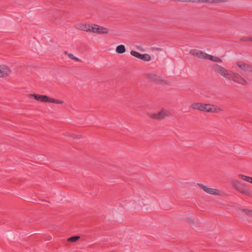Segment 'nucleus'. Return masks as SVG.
Wrapping results in <instances>:
<instances>
[{
  "label": "nucleus",
  "mask_w": 252,
  "mask_h": 252,
  "mask_svg": "<svg viewBox=\"0 0 252 252\" xmlns=\"http://www.w3.org/2000/svg\"><path fill=\"white\" fill-rule=\"evenodd\" d=\"M250 41H252V37H250Z\"/></svg>",
  "instance_id": "nucleus-34"
},
{
  "label": "nucleus",
  "mask_w": 252,
  "mask_h": 252,
  "mask_svg": "<svg viewBox=\"0 0 252 252\" xmlns=\"http://www.w3.org/2000/svg\"><path fill=\"white\" fill-rule=\"evenodd\" d=\"M50 102L51 103H56V104H63V100H59V99H54L53 98H51Z\"/></svg>",
  "instance_id": "nucleus-25"
},
{
  "label": "nucleus",
  "mask_w": 252,
  "mask_h": 252,
  "mask_svg": "<svg viewBox=\"0 0 252 252\" xmlns=\"http://www.w3.org/2000/svg\"><path fill=\"white\" fill-rule=\"evenodd\" d=\"M11 73L10 68L3 64L0 65V78L5 77Z\"/></svg>",
  "instance_id": "nucleus-7"
},
{
  "label": "nucleus",
  "mask_w": 252,
  "mask_h": 252,
  "mask_svg": "<svg viewBox=\"0 0 252 252\" xmlns=\"http://www.w3.org/2000/svg\"><path fill=\"white\" fill-rule=\"evenodd\" d=\"M30 97H33L35 99L40 102H50L51 97L46 95H40L37 94H31Z\"/></svg>",
  "instance_id": "nucleus-5"
},
{
  "label": "nucleus",
  "mask_w": 252,
  "mask_h": 252,
  "mask_svg": "<svg viewBox=\"0 0 252 252\" xmlns=\"http://www.w3.org/2000/svg\"><path fill=\"white\" fill-rule=\"evenodd\" d=\"M149 78L154 81H157L159 77L155 74H150L149 76Z\"/></svg>",
  "instance_id": "nucleus-24"
},
{
  "label": "nucleus",
  "mask_w": 252,
  "mask_h": 252,
  "mask_svg": "<svg viewBox=\"0 0 252 252\" xmlns=\"http://www.w3.org/2000/svg\"><path fill=\"white\" fill-rule=\"evenodd\" d=\"M191 53L193 56H195L200 59H207L206 55H208L202 51L198 50H191Z\"/></svg>",
  "instance_id": "nucleus-8"
},
{
  "label": "nucleus",
  "mask_w": 252,
  "mask_h": 252,
  "mask_svg": "<svg viewBox=\"0 0 252 252\" xmlns=\"http://www.w3.org/2000/svg\"><path fill=\"white\" fill-rule=\"evenodd\" d=\"M80 238V236H73L69 238L68 239V241L71 242H76L78 240H79Z\"/></svg>",
  "instance_id": "nucleus-21"
},
{
  "label": "nucleus",
  "mask_w": 252,
  "mask_h": 252,
  "mask_svg": "<svg viewBox=\"0 0 252 252\" xmlns=\"http://www.w3.org/2000/svg\"><path fill=\"white\" fill-rule=\"evenodd\" d=\"M246 64L247 63H241V62H237L236 63V65L238 67H239L241 69H242V70H243L244 71H245V69Z\"/></svg>",
  "instance_id": "nucleus-23"
},
{
  "label": "nucleus",
  "mask_w": 252,
  "mask_h": 252,
  "mask_svg": "<svg viewBox=\"0 0 252 252\" xmlns=\"http://www.w3.org/2000/svg\"><path fill=\"white\" fill-rule=\"evenodd\" d=\"M64 135L65 136H69V137H71V134H70L68 132H66L65 133H64Z\"/></svg>",
  "instance_id": "nucleus-31"
},
{
  "label": "nucleus",
  "mask_w": 252,
  "mask_h": 252,
  "mask_svg": "<svg viewBox=\"0 0 252 252\" xmlns=\"http://www.w3.org/2000/svg\"><path fill=\"white\" fill-rule=\"evenodd\" d=\"M189 221H190V223H194V220L193 219H190L189 220Z\"/></svg>",
  "instance_id": "nucleus-32"
},
{
  "label": "nucleus",
  "mask_w": 252,
  "mask_h": 252,
  "mask_svg": "<svg viewBox=\"0 0 252 252\" xmlns=\"http://www.w3.org/2000/svg\"><path fill=\"white\" fill-rule=\"evenodd\" d=\"M64 53L65 55H67L68 56V54H69V53H68L67 51H65L64 52Z\"/></svg>",
  "instance_id": "nucleus-33"
},
{
  "label": "nucleus",
  "mask_w": 252,
  "mask_h": 252,
  "mask_svg": "<svg viewBox=\"0 0 252 252\" xmlns=\"http://www.w3.org/2000/svg\"><path fill=\"white\" fill-rule=\"evenodd\" d=\"M130 54L132 56H133L138 59L140 58V57H141V54H140V53L136 52L135 51H133V50L130 51Z\"/></svg>",
  "instance_id": "nucleus-22"
},
{
  "label": "nucleus",
  "mask_w": 252,
  "mask_h": 252,
  "mask_svg": "<svg viewBox=\"0 0 252 252\" xmlns=\"http://www.w3.org/2000/svg\"><path fill=\"white\" fill-rule=\"evenodd\" d=\"M222 0H189V2L195 3H215L222 2Z\"/></svg>",
  "instance_id": "nucleus-10"
},
{
  "label": "nucleus",
  "mask_w": 252,
  "mask_h": 252,
  "mask_svg": "<svg viewBox=\"0 0 252 252\" xmlns=\"http://www.w3.org/2000/svg\"><path fill=\"white\" fill-rule=\"evenodd\" d=\"M95 26L97 27L96 32L98 33H107L108 32V30L104 27L99 26L96 25H94Z\"/></svg>",
  "instance_id": "nucleus-12"
},
{
  "label": "nucleus",
  "mask_w": 252,
  "mask_h": 252,
  "mask_svg": "<svg viewBox=\"0 0 252 252\" xmlns=\"http://www.w3.org/2000/svg\"><path fill=\"white\" fill-rule=\"evenodd\" d=\"M71 137L74 139H80L81 138H82V135L72 134H71Z\"/></svg>",
  "instance_id": "nucleus-28"
},
{
  "label": "nucleus",
  "mask_w": 252,
  "mask_h": 252,
  "mask_svg": "<svg viewBox=\"0 0 252 252\" xmlns=\"http://www.w3.org/2000/svg\"><path fill=\"white\" fill-rule=\"evenodd\" d=\"M239 209L241 211L243 214H246L248 217L252 218V210L242 208H239Z\"/></svg>",
  "instance_id": "nucleus-13"
},
{
  "label": "nucleus",
  "mask_w": 252,
  "mask_h": 252,
  "mask_svg": "<svg viewBox=\"0 0 252 252\" xmlns=\"http://www.w3.org/2000/svg\"><path fill=\"white\" fill-rule=\"evenodd\" d=\"M73 60H75V61H77V62H80V61H81V60H80V59H79V58H77V57H74V59H73Z\"/></svg>",
  "instance_id": "nucleus-30"
},
{
  "label": "nucleus",
  "mask_w": 252,
  "mask_h": 252,
  "mask_svg": "<svg viewBox=\"0 0 252 252\" xmlns=\"http://www.w3.org/2000/svg\"><path fill=\"white\" fill-rule=\"evenodd\" d=\"M212 109H211V112L210 113H218L220 111H222V109H221L220 107L215 105H212Z\"/></svg>",
  "instance_id": "nucleus-15"
},
{
  "label": "nucleus",
  "mask_w": 252,
  "mask_h": 252,
  "mask_svg": "<svg viewBox=\"0 0 252 252\" xmlns=\"http://www.w3.org/2000/svg\"><path fill=\"white\" fill-rule=\"evenodd\" d=\"M227 78L229 80H233L242 85H245L247 84V82L242 76L237 73L231 72L229 73V76Z\"/></svg>",
  "instance_id": "nucleus-2"
},
{
  "label": "nucleus",
  "mask_w": 252,
  "mask_h": 252,
  "mask_svg": "<svg viewBox=\"0 0 252 252\" xmlns=\"http://www.w3.org/2000/svg\"><path fill=\"white\" fill-rule=\"evenodd\" d=\"M89 25H90V24H89V25L80 24L79 25V29H80L82 31H86V32H88V29L89 27Z\"/></svg>",
  "instance_id": "nucleus-19"
},
{
  "label": "nucleus",
  "mask_w": 252,
  "mask_h": 252,
  "mask_svg": "<svg viewBox=\"0 0 252 252\" xmlns=\"http://www.w3.org/2000/svg\"><path fill=\"white\" fill-rule=\"evenodd\" d=\"M213 69L216 73H218L227 78L229 76V74L230 73L224 67L217 64H215L213 66Z\"/></svg>",
  "instance_id": "nucleus-3"
},
{
  "label": "nucleus",
  "mask_w": 252,
  "mask_h": 252,
  "mask_svg": "<svg viewBox=\"0 0 252 252\" xmlns=\"http://www.w3.org/2000/svg\"><path fill=\"white\" fill-rule=\"evenodd\" d=\"M68 57L71 59H73L74 58V56L72 54H68Z\"/></svg>",
  "instance_id": "nucleus-29"
},
{
  "label": "nucleus",
  "mask_w": 252,
  "mask_h": 252,
  "mask_svg": "<svg viewBox=\"0 0 252 252\" xmlns=\"http://www.w3.org/2000/svg\"><path fill=\"white\" fill-rule=\"evenodd\" d=\"M232 187L240 192L249 196H251L252 193L248 189L245 188L243 185L239 181L235 180L231 182Z\"/></svg>",
  "instance_id": "nucleus-1"
},
{
  "label": "nucleus",
  "mask_w": 252,
  "mask_h": 252,
  "mask_svg": "<svg viewBox=\"0 0 252 252\" xmlns=\"http://www.w3.org/2000/svg\"><path fill=\"white\" fill-rule=\"evenodd\" d=\"M96 28H97V27L95 26L94 25V26H93L92 25H90L88 29V32H94V33H97V32L96 31Z\"/></svg>",
  "instance_id": "nucleus-20"
},
{
  "label": "nucleus",
  "mask_w": 252,
  "mask_h": 252,
  "mask_svg": "<svg viewBox=\"0 0 252 252\" xmlns=\"http://www.w3.org/2000/svg\"><path fill=\"white\" fill-rule=\"evenodd\" d=\"M139 59L144 61H149L151 60V56L148 54H141Z\"/></svg>",
  "instance_id": "nucleus-16"
},
{
  "label": "nucleus",
  "mask_w": 252,
  "mask_h": 252,
  "mask_svg": "<svg viewBox=\"0 0 252 252\" xmlns=\"http://www.w3.org/2000/svg\"><path fill=\"white\" fill-rule=\"evenodd\" d=\"M170 115V113L168 111L165 110H161L160 111L157 113L149 114V116L153 119L159 120L162 119L165 116H169Z\"/></svg>",
  "instance_id": "nucleus-4"
},
{
  "label": "nucleus",
  "mask_w": 252,
  "mask_h": 252,
  "mask_svg": "<svg viewBox=\"0 0 252 252\" xmlns=\"http://www.w3.org/2000/svg\"><path fill=\"white\" fill-rule=\"evenodd\" d=\"M198 186L203 189L207 193L212 195H218L220 194V191L217 189H212L207 187V186L202 184H198Z\"/></svg>",
  "instance_id": "nucleus-6"
},
{
  "label": "nucleus",
  "mask_w": 252,
  "mask_h": 252,
  "mask_svg": "<svg viewBox=\"0 0 252 252\" xmlns=\"http://www.w3.org/2000/svg\"><path fill=\"white\" fill-rule=\"evenodd\" d=\"M238 177L244 181H247L249 183H251L252 177H248L242 174H239Z\"/></svg>",
  "instance_id": "nucleus-17"
},
{
  "label": "nucleus",
  "mask_w": 252,
  "mask_h": 252,
  "mask_svg": "<svg viewBox=\"0 0 252 252\" xmlns=\"http://www.w3.org/2000/svg\"><path fill=\"white\" fill-rule=\"evenodd\" d=\"M190 108L204 112V103H193L190 105Z\"/></svg>",
  "instance_id": "nucleus-9"
},
{
  "label": "nucleus",
  "mask_w": 252,
  "mask_h": 252,
  "mask_svg": "<svg viewBox=\"0 0 252 252\" xmlns=\"http://www.w3.org/2000/svg\"><path fill=\"white\" fill-rule=\"evenodd\" d=\"M245 71H248L249 72H252V66L249 64H246L245 69Z\"/></svg>",
  "instance_id": "nucleus-26"
},
{
  "label": "nucleus",
  "mask_w": 252,
  "mask_h": 252,
  "mask_svg": "<svg viewBox=\"0 0 252 252\" xmlns=\"http://www.w3.org/2000/svg\"><path fill=\"white\" fill-rule=\"evenodd\" d=\"M212 105L211 104H204V112L210 113L212 110Z\"/></svg>",
  "instance_id": "nucleus-18"
},
{
  "label": "nucleus",
  "mask_w": 252,
  "mask_h": 252,
  "mask_svg": "<svg viewBox=\"0 0 252 252\" xmlns=\"http://www.w3.org/2000/svg\"><path fill=\"white\" fill-rule=\"evenodd\" d=\"M126 47L124 45H118L116 49V51L118 54H123L126 52Z\"/></svg>",
  "instance_id": "nucleus-14"
},
{
  "label": "nucleus",
  "mask_w": 252,
  "mask_h": 252,
  "mask_svg": "<svg viewBox=\"0 0 252 252\" xmlns=\"http://www.w3.org/2000/svg\"><path fill=\"white\" fill-rule=\"evenodd\" d=\"M206 58L208 60H210L211 61H214V62H217V63H221L222 62V60L221 59H220V58L216 57V56H212V55H210L209 54L206 55Z\"/></svg>",
  "instance_id": "nucleus-11"
},
{
  "label": "nucleus",
  "mask_w": 252,
  "mask_h": 252,
  "mask_svg": "<svg viewBox=\"0 0 252 252\" xmlns=\"http://www.w3.org/2000/svg\"><path fill=\"white\" fill-rule=\"evenodd\" d=\"M250 37L243 36L241 37L239 40L242 41H250Z\"/></svg>",
  "instance_id": "nucleus-27"
}]
</instances>
